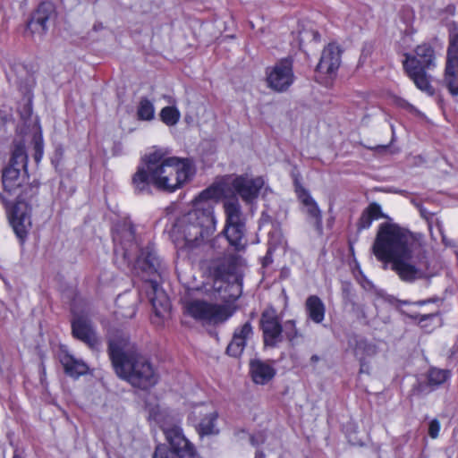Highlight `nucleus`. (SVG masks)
I'll return each instance as SVG.
<instances>
[{
  "instance_id": "nucleus-1",
  "label": "nucleus",
  "mask_w": 458,
  "mask_h": 458,
  "mask_svg": "<svg viewBox=\"0 0 458 458\" xmlns=\"http://www.w3.org/2000/svg\"><path fill=\"white\" fill-rule=\"evenodd\" d=\"M372 250L379 261L390 263L391 269L403 282L413 283L428 276L430 263L420 234L384 223L379 226Z\"/></svg>"
},
{
  "instance_id": "nucleus-2",
  "label": "nucleus",
  "mask_w": 458,
  "mask_h": 458,
  "mask_svg": "<svg viewBox=\"0 0 458 458\" xmlns=\"http://www.w3.org/2000/svg\"><path fill=\"white\" fill-rule=\"evenodd\" d=\"M114 253L131 265L136 258L133 270L143 280V289L157 317H164L170 310V301L160 284L165 267L153 246L140 249L135 236L133 225L124 222L113 233Z\"/></svg>"
},
{
  "instance_id": "nucleus-3",
  "label": "nucleus",
  "mask_w": 458,
  "mask_h": 458,
  "mask_svg": "<svg viewBox=\"0 0 458 458\" xmlns=\"http://www.w3.org/2000/svg\"><path fill=\"white\" fill-rule=\"evenodd\" d=\"M145 166L139 167L132 177L138 193L150 192V186L165 192L181 189L194 171L188 158L170 157L162 149H155L144 157Z\"/></svg>"
},
{
  "instance_id": "nucleus-4",
  "label": "nucleus",
  "mask_w": 458,
  "mask_h": 458,
  "mask_svg": "<svg viewBox=\"0 0 458 458\" xmlns=\"http://www.w3.org/2000/svg\"><path fill=\"white\" fill-rule=\"evenodd\" d=\"M108 354L116 375L133 386L146 389L157 382L153 366L124 332L115 330L110 334Z\"/></svg>"
},
{
  "instance_id": "nucleus-5",
  "label": "nucleus",
  "mask_w": 458,
  "mask_h": 458,
  "mask_svg": "<svg viewBox=\"0 0 458 458\" xmlns=\"http://www.w3.org/2000/svg\"><path fill=\"white\" fill-rule=\"evenodd\" d=\"M221 192L216 187L202 191L194 199V208L185 214L176 224L177 231L182 234L187 244L195 246L203 238L215 231L213 199Z\"/></svg>"
},
{
  "instance_id": "nucleus-6",
  "label": "nucleus",
  "mask_w": 458,
  "mask_h": 458,
  "mask_svg": "<svg viewBox=\"0 0 458 458\" xmlns=\"http://www.w3.org/2000/svg\"><path fill=\"white\" fill-rule=\"evenodd\" d=\"M27 178V170L21 171L19 168L6 167L3 171L2 182L5 191L11 195H15L18 201L13 207L10 223L15 234L21 240H23L27 234V230L30 226V216L27 212L25 199L27 198V190L30 195L36 194L38 185H30L24 191L21 190Z\"/></svg>"
},
{
  "instance_id": "nucleus-7",
  "label": "nucleus",
  "mask_w": 458,
  "mask_h": 458,
  "mask_svg": "<svg viewBox=\"0 0 458 458\" xmlns=\"http://www.w3.org/2000/svg\"><path fill=\"white\" fill-rule=\"evenodd\" d=\"M403 67L407 76L415 86L428 96L435 94V89L430 84L427 71L436 67V53L428 43L418 45L414 49V55L405 53Z\"/></svg>"
},
{
  "instance_id": "nucleus-8",
  "label": "nucleus",
  "mask_w": 458,
  "mask_h": 458,
  "mask_svg": "<svg viewBox=\"0 0 458 458\" xmlns=\"http://www.w3.org/2000/svg\"><path fill=\"white\" fill-rule=\"evenodd\" d=\"M223 207L225 214L223 233L231 246L236 250H242L246 246V229L241 205L237 199H229L224 201Z\"/></svg>"
},
{
  "instance_id": "nucleus-9",
  "label": "nucleus",
  "mask_w": 458,
  "mask_h": 458,
  "mask_svg": "<svg viewBox=\"0 0 458 458\" xmlns=\"http://www.w3.org/2000/svg\"><path fill=\"white\" fill-rule=\"evenodd\" d=\"M164 434L173 451L165 445H157L153 458H199L194 445L185 437L180 427L165 428Z\"/></svg>"
},
{
  "instance_id": "nucleus-10",
  "label": "nucleus",
  "mask_w": 458,
  "mask_h": 458,
  "mask_svg": "<svg viewBox=\"0 0 458 458\" xmlns=\"http://www.w3.org/2000/svg\"><path fill=\"white\" fill-rule=\"evenodd\" d=\"M185 309L191 318L207 324L223 323L233 315V310L227 305L213 304L200 300L187 302Z\"/></svg>"
},
{
  "instance_id": "nucleus-11",
  "label": "nucleus",
  "mask_w": 458,
  "mask_h": 458,
  "mask_svg": "<svg viewBox=\"0 0 458 458\" xmlns=\"http://www.w3.org/2000/svg\"><path fill=\"white\" fill-rule=\"evenodd\" d=\"M217 411L209 404H198L192 408L188 416V422L192 425L200 437L219 434L216 421Z\"/></svg>"
},
{
  "instance_id": "nucleus-12",
  "label": "nucleus",
  "mask_w": 458,
  "mask_h": 458,
  "mask_svg": "<svg viewBox=\"0 0 458 458\" xmlns=\"http://www.w3.org/2000/svg\"><path fill=\"white\" fill-rule=\"evenodd\" d=\"M444 80L449 92L458 96V29L456 26H454L449 33Z\"/></svg>"
},
{
  "instance_id": "nucleus-13",
  "label": "nucleus",
  "mask_w": 458,
  "mask_h": 458,
  "mask_svg": "<svg viewBox=\"0 0 458 458\" xmlns=\"http://www.w3.org/2000/svg\"><path fill=\"white\" fill-rule=\"evenodd\" d=\"M294 79L291 59H282L273 67L267 69V86L276 92L286 91L293 83Z\"/></svg>"
},
{
  "instance_id": "nucleus-14",
  "label": "nucleus",
  "mask_w": 458,
  "mask_h": 458,
  "mask_svg": "<svg viewBox=\"0 0 458 458\" xmlns=\"http://www.w3.org/2000/svg\"><path fill=\"white\" fill-rule=\"evenodd\" d=\"M259 323L266 346L276 347L283 342V326L276 310H265L261 314Z\"/></svg>"
},
{
  "instance_id": "nucleus-15",
  "label": "nucleus",
  "mask_w": 458,
  "mask_h": 458,
  "mask_svg": "<svg viewBox=\"0 0 458 458\" xmlns=\"http://www.w3.org/2000/svg\"><path fill=\"white\" fill-rule=\"evenodd\" d=\"M242 263V259L240 255L228 253L212 259L208 268L216 280H229V277L233 276L237 281L236 274Z\"/></svg>"
},
{
  "instance_id": "nucleus-16",
  "label": "nucleus",
  "mask_w": 458,
  "mask_h": 458,
  "mask_svg": "<svg viewBox=\"0 0 458 458\" xmlns=\"http://www.w3.org/2000/svg\"><path fill=\"white\" fill-rule=\"evenodd\" d=\"M55 19V6L50 2L41 3L32 13L27 23V30L32 35L39 37L45 35L48 29V23Z\"/></svg>"
},
{
  "instance_id": "nucleus-17",
  "label": "nucleus",
  "mask_w": 458,
  "mask_h": 458,
  "mask_svg": "<svg viewBox=\"0 0 458 458\" xmlns=\"http://www.w3.org/2000/svg\"><path fill=\"white\" fill-rule=\"evenodd\" d=\"M55 19V6L50 2L41 3L32 13L27 23V30L32 35L39 37L45 35L48 29V23Z\"/></svg>"
},
{
  "instance_id": "nucleus-18",
  "label": "nucleus",
  "mask_w": 458,
  "mask_h": 458,
  "mask_svg": "<svg viewBox=\"0 0 458 458\" xmlns=\"http://www.w3.org/2000/svg\"><path fill=\"white\" fill-rule=\"evenodd\" d=\"M263 186L264 180L262 177L238 176L232 182L233 189L247 203H250L258 198Z\"/></svg>"
},
{
  "instance_id": "nucleus-19",
  "label": "nucleus",
  "mask_w": 458,
  "mask_h": 458,
  "mask_svg": "<svg viewBox=\"0 0 458 458\" xmlns=\"http://www.w3.org/2000/svg\"><path fill=\"white\" fill-rule=\"evenodd\" d=\"M341 55L342 50L338 45L328 44L322 51L317 71L328 76L335 75L341 64Z\"/></svg>"
},
{
  "instance_id": "nucleus-20",
  "label": "nucleus",
  "mask_w": 458,
  "mask_h": 458,
  "mask_svg": "<svg viewBox=\"0 0 458 458\" xmlns=\"http://www.w3.org/2000/svg\"><path fill=\"white\" fill-rule=\"evenodd\" d=\"M72 329L75 338L85 343L91 349H98L100 340L89 319L83 317L76 318L72 323Z\"/></svg>"
},
{
  "instance_id": "nucleus-21",
  "label": "nucleus",
  "mask_w": 458,
  "mask_h": 458,
  "mask_svg": "<svg viewBox=\"0 0 458 458\" xmlns=\"http://www.w3.org/2000/svg\"><path fill=\"white\" fill-rule=\"evenodd\" d=\"M252 326L249 321L235 328L233 338L226 348V353L234 358L241 356L246 346V341L252 335Z\"/></svg>"
},
{
  "instance_id": "nucleus-22",
  "label": "nucleus",
  "mask_w": 458,
  "mask_h": 458,
  "mask_svg": "<svg viewBox=\"0 0 458 458\" xmlns=\"http://www.w3.org/2000/svg\"><path fill=\"white\" fill-rule=\"evenodd\" d=\"M296 191L299 199L303 205L304 212L308 215L309 219L315 225L317 228L321 229V211L319 210L316 201L304 188L297 186Z\"/></svg>"
},
{
  "instance_id": "nucleus-23",
  "label": "nucleus",
  "mask_w": 458,
  "mask_h": 458,
  "mask_svg": "<svg viewBox=\"0 0 458 458\" xmlns=\"http://www.w3.org/2000/svg\"><path fill=\"white\" fill-rule=\"evenodd\" d=\"M250 367L252 379L257 384L264 385L276 375L273 366L260 360H251Z\"/></svg>"
},
{
  "instance_id": "nucleus-24",
  "label": "nucleus",
  "mask_w": 458,
  "mask_h": 458,
  "mask_svg": "<svg viewBox=\"0 0 458 458\" xmlns=\"http://www.w3.org/2000/svg\"><path fill=\"white\" fill-rule=\"evenodd\" d=\"M305 310L309 318L314 323L319 324L324 320L326 307L317 295H310L305 302Z\"/></svg>"
},
{
  "instance_id": "nucleus-25",
  "label": "nucleus",
  "mask_w": 458,
  "mask_h": 458,
  "mask_svg": "<svg viewBox=\"0 0 458 458\" xmlns=\"http://www.w3.org/2000/svg\"><path fill=\"white\" fill-rule=\"evenodd\" d=\"M61 363L64 368L65 373L73 377H79L86 374L89 369L85 362L69 354H64L62 357Z\"/></svg>"
},
{
  "instance_id": "nucleus-26",
  "label": "nucleus",
  "mask_w": 458,
  "mask_h": 458,
  "mask_svg": "<svg viewBox=\"0 0 458 458\" xmlns=\"http://www.w3.org/2000/svg\"><path fill=\"white\" fill-rule=\"evenodd\" d=\"M383 216L379 204L373 202L365 208L358 221V230H364L370 227L372 222Z\"/></svg>"
},
{
  "instance_id": "nucleus-27",
  "label": "nucleus",
  "mask_w": 458,
  "mask_h": 458,
  "mask_svg": "<svg viewBox=\"0 0 458 458\" xmlns=\"http://www.w3.org/2000/svg\"><path fill=\"white\" fill-rule=\"evenodd\" d=\"M28 156L22 143L15 144L12 152L9 165L7 167L19 168L21 171L27 170Z\"/></svg>"
},
{
  "instance_id": "nucleus-28",
  "label": "nucleus",
  "mask_w": 458,
  "mask_h": 458,
  "mask_svg": "<svg viewBox=\"0 0 458 458\" xmlns=\"http://www.w3.org/2000/svg\"><path fill=\"white\" fill-rule=\"evenodd\" d=\"M154 114L155 108L152 102L147 98H141L137 110L138 118L142 121H151Z\"/></svg>"
},
{
  "instance_id": "nucleus-29",
  "label": "nucleus",
  "mask_w": 458,
  "mask_h": 458,
  "mask_svg": "<svg viewBox=\"0 0 458 458\" xmlns=\"http://www.w3.org/2000/svg\"><path fill=\"white\" fill-rule=\"evenodd\" d=\"M448 377V370L432 368L428 373V384L429 386L436 387L445 382Z\"/></svg>"
},
{
  "instance_id": "nucleus-30",
  "label": "nucleus",
  "mask_w": 458,
  "mask_h": 458,
  "mask_svg": "<svg viewBox=\"0 0 458 458\" xmlns=\"http://www.w3.org/2000/svg\"><path fill=\"white\" fill-rule=\"evenodd\" d=\"M355 356L361 361L365 355H372L375 352V348L372 344H369L364 339L356 340L355 346L353 348Z\"/></svg>"
},
{
  "instance_id": "nucleus-31",
  "label": "nucleus",
  "mask_w": 458,
  "mask_h": 458,
  "mask_svg": "<svg viewBox=\"0 0 458 458\" xmlns=\"http://www.w3.org/2000/svg\"><path fill=\"white\" fill-rule=\"evenodd\" d=\"M180 116V112L174 106H165L160 112L161 120L167 125L176 124Z\"/></svg>"
},
{
  "instance_id": "nucleus-32",
  "label": "nucleus",
  "mask_w": 458,
  "mask_h": 458,
  "mask_svg": "<svg viewBox=\"0 0 458 458\" xmlns=\"http://www.w3.org/2000/svg\"><path fill=\"white\" fill-rule=\"evenodd\" d=\"M283 335L293 344H294L295 339L302 336L297 329L296 322L293 319H289L284 322L283 326Z\"/></svg>"
},
{
  "instance_id": "nucleus-33",
  "label": "nucleus",
  "mask_w": 458,
  "mask_h": 458,
  "mask_svg": "<svg viewBox=\"0 0 458 458\" xmlns=\"http://www.w3.org/2000/svg\"><path fill=\"white\" fill-rule=\"evenodd\" d=\"M34 144V159L38 163L43 156V140L40 135H35L33 138Z\"/></svg>"
},
{
  "instance_id": "nucleus-34",
  "label": "nucleus",
  "mask_w": 458,
  "mask_h": 458,
  "mask_svg": "<svg viewBox=\"0 0 458 458\" xmlns=\"http://www.w3.org/2000/svg\"><path fill=\"white\" fill-rule=\"evenodd\" d=\"M440 430V423L437 419L432 420L428 426V435L431 438H437Z\"/></svg>"
},
{
  "instance_id": "nucleus-35",
  "label": "nucleus",
  "mask_w": 458,
  "mask_h": 458,
  "mask_svg": "<svg viewBox=\"0 0 458 458\" xmlns=\"http://www.w3.org/2000/svg\"><path fill=\"white\" fill-rule=\"evenodd\" d=\"M19 85H20L21 89L23 91V93L27 94V93L30 92V90L34 87L35 81L31 75H27L25 84L22 85L21 82H19Z\"/></svg>"
},
{
  "instance_id": "nucleus-36",
  "label": "nucleus",
  "mask_w": 458,
  "mask_h": 458,
  "mask_svg": "<svg viewBox=\"0 0 458 458\" xmlns=\"http://www.w3.org/2000/svg\"><path fill=\"white\" fill-rule=\"evenodd\" d=\"M309 34H310V35L312 36V38H313V39H314L315 41H318V40H319L320 36H319L318 32V31H315V30H312V31H310V32H308V31H307V32L301 33V41H302V40H304L305 38H308L307 36H308Z\"/></svg>"
},
{
  "instance_id": "nucleus-37",
  "label": "nucleus",
  "mask_w": 458,
  "mask_h": 458,
  "mask_svg": "<svg viewBox=\"0 0 458 458\" xmlns=\"http://www.w3.org/2000/svg\"><path fill=\"white\" fill-rule=\"evenodd\" d=\"M398 105L403 107V108H405L407 110H413L414 109V106L412 105H411L410 103H408L406 100L404 99H400L398 101Z\"/></svg>"
},
{
  "instance_id": "nucleus-38",
  "label": "nucleus",
  "mask_w": 458,
  "mask_h": 458,
  "mask_svg": "<svg viewBox=\"0 0 458 458\" xmlns=\"http://www.w3.org/2000/svg\"><path fill=\"white\" fill-rule=\"evenodd\" d=\"M250 443L252 445H259V442L256 440L255 437H250Z\"/></svg>"
},
{
  "instance_id": "nucleus-39",
  "label": "nucleus",
  "mask_w": 458,
  "mask_h": 458,
  "mask_svg": "<svg viewBox=\"0 0 458 458\" xmlns=\"http://www.w3.org/2000/svg\"><path fill=\"white\" fill-rule=\"evenodd\" d=\"M255 458H264V454L262 452H257Z\"/></svg>"
},
{
  "instance_id": "nucleus-40",
  "label": "nucleus",
  "mask_w": 458,
  "mask_h": 458,
  "mask_svg": "<svg viewBox=\"0 0 458 458\" xmlns=\"http://www.w3.org/2000/svg\"><path fill=\"white\" fill-rule=\"evenodd\" d=\"M318 359H319V358H318V356H317V355H313V356L311 357V360H312L313 362L318 361Z\"/></svg>"
},
{
  "instance_id": "nucleus-41",
  "label": "nucleus",
  "mask_w": 458,
  "mask_h": 458,
  "mask_svg": "<svg viewBox=\"0 0 458 458\" xmlns=\"http://www.w3.org/2000/svg\"><path fill=\"white\" fill-rule=\"evenodd\" d=\"M13 458H21L19 454H14L13 457Z\"/></svg>"
},
{
  "instance_id": "nucleus-42",
  "label": "nucleus",
  "mask_w": 458,
  "mask_h": 458,
  "mask_svg": "<svg viewBox=\"0 0 458 458\" xmlns=\"http://www.w3.org/2000/svg\"><path fill=\"white\" fill-rule=\"evenodd\" d=\"M134 314H135V310H133L132 312L129 316L132 317Z\"/></svg>"
}]
</instances>
